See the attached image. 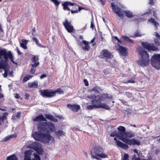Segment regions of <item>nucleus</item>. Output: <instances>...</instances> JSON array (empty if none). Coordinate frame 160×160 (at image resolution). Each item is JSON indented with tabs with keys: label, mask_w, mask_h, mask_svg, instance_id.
Wrapping results in <instances>:
<instances>
[{
	"label": "nucleus",
	"mask_w": 160,
	"mask_h": 160,
	"mask_svg": "<svg viewBox=\"0 0 160 160\" xmlns=\"http://www.w3.org/2000/svg\"><path fill=\"white\" fill-rule=\"evenodd\" d=\"M103 149L101 147H95L94 148L93 152H91L92 158L98 160H100L101 159L97 156L102 158H108L107 155L103 153Z\"/></svg>",
	"instance_id": "obj_4"
},
{
	"label": "nucleus",
	"mask_w": 160,
	"mask_h": 160,
	"mask_svg": "<svg viewBox=\"0 0 160 160\" xmlns=\"http://www.w3.org/2000/svg\"><path fill=\"white\" fill-rule=\"evenodd\" d=\"M111 7L113 12L119 17L122 18L123 16V12L115 2L111 3Z\"/></svg>",
	"instance_id": "obj_7"
},
{
	"label": "nucleus",
	"mask_w": 160,
	"mask_h": 160,
	"mask_svg": "<svg viewBox=\"0 0 160 160\" xmlns=\"http://www.w3.org/2000/svg\"><path fill=\"white\" fill-rule=\"evenodd\" d=\"M91 103L92 104V105H88L87 106V108L89 110H91L94 108H96L95 106L97 105V102L95 99H92Z\"/></svg>",
	"instance_id": "obj_23"
},
{
	"label": "nucleus",
	"mask_w": 160,
	"mask_h": 160,
	"mask_svg": "<svg viewBox=\"0 0 160 160\" xmlns=\"http://www.w3.org/2000/svg\"><path fill=\"white\" fill-rule=\"evenodd\" d=\"M123 142L130 145H139L141 142L140 141L138 140L134 139L130 140L128 138H126Z\"/></svg>",
	"instance_id": "obj_15"
},
{
	"label": "nucleus",
	"mask_w": 160,
	"mask_h": 160,
	"mask_svg": "<svg viewBox=\"0 0 160 160\" xmlns=\"http://www.w3.org/2000/svg\"><path fill=\"white\" fill-rule=\"evenodd\" d=\"M32 68L30 70V72L32 73H34L36 71V67H32Z\"/></svg>",
	"instance_id": "obj_42"
},
{
	"label": "nucleus",
	"mask_w": 160,
	"mask_h": 160,
	"mask_svg": "<svg viewBox=\"0 0 160 160\" xmlns=\"http://www.w3.org/2000/svg\"><path fill=\"white\" fill-rule=\"evenodd\" d=\"M11 139L9 135L5 137L3 139V141L4 142H6L7 140H8Z\"/></svg>",
	"instance_id": "obj_45"
},
{
	"label": "nucleus",
	"mask_w": 160,
	"mask_h": 160,
	"mask_svg": "<svg viewBox=\"0 0 160 160\" xmlns=\"http://www.w3.org/2000/svg\"><path fill=\"white\" fill-rule=\"evenodd\" d=\"M134 135V133H132L130 132H126L125 133V137L127 138V137H132Z\"/></svg>",
	"instance_id": "obj_34"
},
{
	"label": "nucleus",
	"mask_w": 160,
	"mask_h": 160,
	"mask_svg": "<svg viewBox=\"0 0 160 160\" xmlns=\"http://www.w3.org/2000/svg\"><path fill=\"white\" fill-rule=\"evenodd\" d=\"M118 130V138L122 141L124 142L127 138L125 137V128L124 127L122 126H120L117 128Z\"/></svg>",
	"instance_id": "obj_9"
},
{
	"label": "nucleus",
	"mask_w": 160,
	"mask_h": 160,
	"mask_svg": "<svg viewBox=\"0 0 160 160\" xmlns=\"http://www.w3.org/2000/svg\"><path fill=\"white\" fill-rule=\"evenodd\" d=\"M47 77V75L45 74H43L41 75L40 77L41 79H42L43 78H46Z\"/></svg>",
	"instance_id": "obj_48"
},
{
	"label": "nucleus",
	"mask_w": 160,
	"mask_h": 160,
	"mask_svg": "<svg viewBox=\"0 0 160 160\" xmlns=\"http://www.w3.org/2000/svg\"><path fill=\"white\" fill-rule=\"evenodd\" d=\"M19 97H20L19 96V95H18V94H16V96H15V97L16 98H19Z\"/></svg>",
	"instance_id": "obj_60"
},
{
	"label": "nucleus",
	"mask_w": 160,
	"mask_h": 160,
	"mask_svg": "<svg viewBox=\"0 0 160 160\" xmlns=\"http://www.w3.org/2000/svg\"><path fill=\"white\" fill-rule=\"evenodd\" d=\"M3 96V95L2 94H0V98H2Z\"/></svg>",
	"instance_id": "obj_64"
},
{
	"label": "nucleus",
	"mask_w": 160,
	"mask_h": 160,
	"mask_svg": "<svg viewBox=\"0 0 160 160\" xmlns=\"http://www.w3.org/2000/svg\"><path fill=\"white\" fill-rule=\"evenodd\" d=\"M82 43L85 45V47H82L83 49L85 50L88 51L90 48V47L89 46V42L86 40H83Z\"/></svg>",
	"instance_id": "obj_25"
},
{
	"label": "nucleus",
	"mask_w": 160,
	"mask_h": 160,
	"mask_svg": "<svg viewBox=\"0 0 160 160\" xmlns=\"http://www.w3.org/2000/svg\"><path fill=\"white\" fill-rule=\"evenodd\" d=\"M102 4H104L105 1L104 0H99Z\"/></svg>",
	"instance_id": "obj_58"
},
{
	"label": "nucleus",
	"mask_w": 160,
	"mask_h": 160,
	"mask_svg": "<svg viewBox=\"0 0 160 160\" xmlns=\"http://www.w3.org/2000/svg\"><path fill=\"white\" fill-rule=\"evenodd\" d=\"M149 4H152L153 3V0H149Z\"/></svg>",
	"instance_id": "obj_59"
},
{
	"label": "nucleus",
	"mask_w": 160,
	"mask_h": 160,
	"mask_svg": "<svg viewBox=\"0 0 160 160\" xmlns=\"http://www.w3.org/2000/svg\"><path fill=\"white\" fill-rule=\"evenodd\" d=\"M33 120L34 122L47 121V120L42 115H40L37 116L35 118L33 119Z\"/></svg>",
	"instance_id": "obj_22"
},
{
	"label": "nucleus",
	"mask_w": 160,
	"mask_h": 160,
	"mask_svg": "<svg viewBox=\"0 0 160 160\" xmlns=\"http://www.w3.org/2000/svg\"><path fill=\"white\" fill-rule=\"evenodd\" d=\"M101 91V90L99 87L96 86L92 88L90 91L92 92H94L97 93H100Z\"/></svg>",
	"instance_id": "obj_28"
},
{
	"label": "nucleus",
	"mask_w": 160,
	"mask_h": 160,
	"mask_svg": "<svg viewBox=\"0 0 160 160\" xmlns=\"http://www.w3.org/2000/svg\"><path fill=\"white\" fill-rule=\"evenodd\" d=\"M142 47L148 51H156L157 49V48L155 46L153 43H150L147 42H142Z\"/></svg>",
	"instance_id": "obj_11"
},
{
	"label": "nucleus",
	"mask_w": 160,
	"mask_h": 160,
	"mask_svg": "<svg viewBox=\"0 0 160 160\" xmlns=\"http://www.w3.org/2000/svg\"><path fill=\"white\" fill-rule=\"evenodd\" d=\"M78 10H71V12L72 13H77L78 12Z\"/></svg>",
	"instance_id": "obj_52"
},
{
	"label": "nucleus",
	"mask_w": 160,
	"mask_h": 160,
	"mask_svg": "<svg viewBox=\"0 0 160 160\" xmlns=\"http://www.w3.org/2000/svg\"><path fill=\"white\" fill-rule=\"evenodd\" d=\"M122 39L125 40L126 41H128L131 42H133V41L131 39H130L128 37L123 36H122Z\"/></svg>",
	"instance_id": "obj_37"
},
{
	"label": "nucleus",
	"mask_w": 160,
	"mask_h": 160,
	"mask_svg": "<svg viewBox=\"0 0 160 160\" xmlns=\"http://www.w3.org/2000/svg\"><path fill=\"white\" fill-rule=\"evenodd\" d=\"M63 24L68 32H72L74 30L73 27L72 25L71 22L68 21L67 19L65 20V22L63 23Z\"/></svg>",
	"instance_id": "obj_14"
},
{
	"label": "nucleus",
	"mask_w": 160,
	"mask_h": 160,
	"mask_svg": "<svg viewBox=\"0 0 160 160\" xmlns=\"http://www.w3.org/2000/svg\"><path fill=\"white\" fill-rule=\"evenodd\" d=\"M128 155L127 154H125L124 155V157L122 158V160H128Z\"/></svg>",
	"instance_id": "obj_44"
},
{
	"label": "nucleus",
	"mask_w": 160,
	"mask_h": 160,
	"mask_svg": "<svg viewBox=\"0 0 160 160\" xmlns=\"http://www.w3.org/2000/svg\"><path fill=\"white\" fill-rule=\"evenodd\" d=\"M112 96L111 95L109 96L107 94H103L100 95H90L86 97L90 99H95L97 102H100L101 101H104L108 99H111Z\"/></svg>",
	"instance_id": "obj_5"
},
{
	"label": "nucleus",
	"mask_w": 160,
	"mask_h": 160,
	"mask_svg": "<svg viewBox=\"0 0 160 160\" xmlns=\"http://www.w3.org/2000/svg\"><path fill=\"white\" fill-rule=\"evenodd\" d=\"M7 160H18V158L16 155L13 154L8 157L7 158Z\"/></svg>",
	"instance_id": "obj_32"
},
{
	"label": "nucleus",
	"mask_w": 160,
	"mask_h": 160,
	"mask_svg": "<svg viewBox=\"0 0 160 160\" xmlns=\"http://www.w3.org/2000/svg\"><path fill=\"white\" fill-rule=\"evenodd\" d=\"M66 2H67V4H68V5L73 6L74 4L73 3H72L71 2H70L66 1Z\"/></svg>",
	"instance_id": "obj_49"
},
{
	"label": "nucleus",
	"mask_w": 160,
	"mask_h": 160,
	"mask_svg": "<svg viewBox=\"0 0 160 160\" xmlns=\"http://www.w3.org/2000/svg\"><path fill=\"white\" fill-rule=\"evenodd\" d=\"M28 41V40L22 39L21 40V42L20 44V47L24 49H27V45Z\"/></svg>",
	"instance_id": "obj_21"
},
{
	"label": "nucleus",
	"mask_w": 160,
	"mask_h": 160,
	"mask_svg": "<svg viewBox=\"0 0 160 160\" xmlns=\"http://www.w3.org/2000/svg\"><path fill=\"white\" fill-rule=\"evenodd\" d=\"M32 77V76L28 75H26L24 78L23 79L24 82H26L29 79L31 78Z\"/></svg>",
	"instance_id": "obj_38"
},
{
	"label": "nucleus",
	"mask_w": 160,
	"mask_h": 160,
	"mask_svg": "<svg viewBox=\"0 0 160 160\" xmlns=\"http://www.w3.org/2000/svg\"><path fill=\"white\" fill-rule=\"evenodd\" d=\"M130 126H132L134 127H136V125H135V124H134V125H130Z\"/></svg>",
	"instance_id": "obj_63"
},
{
	"label": "nucleus",
	"mask_w": 160,
	"mask_h": 160,
	"mask_svg": "<svg viewBox=\"0 0 160 160\" xmlns=\"http://www.w3.org/2000/svg\"><path fill=\"white\" fill-rule=\"evenodd\" d=\"M95 40V38H94L91 41V42H89V43H93Z\"/></svg>",
	"instance_id": "obj_57"
},
{
	"label": "nucleus",
	"mask_w": 160,
	"mask_h": 160,
	"mask_svg": "<svg viewBox=\"0 0 160 160\" xmlns=\"http://www.w3.org/2000/svg\"><path fill=\"white\" fill-rule=\"evenodd\" d=\"M31 65L32 67H38L39 64L38 58L37 56L33 55L31 58Z\"/></svg>",
	"instance_id": "obj_16"
},
{
	"label": "nucleus",
	"mask_w": 160,
	"mask_h": 160,
	"mask_svg": "<svg viewBox=\"0 0 160 160\" xmlns=\"http://www.w3.org/2000/svg\"><path fill=\"white\" fill-rule=\"evenodd\" d=\"M114 139L116 141L117 145L119 147L124 149H127L128 148V146L127 145L123 143L119 140H118L116 138H114Z\"/></svg>",
	"instance_id": "obj_17"
},
{
	"label": "nucleus",
	"mask_w": 160,
	"mask_h": 160,
	"mask_svg": "<svg viewBox=\"0 0 160 160\" xmlns=\"http://www.w3.org/2000/svg\"><path fill=\"white\" fill-rule=\"evenodd\" d=\"M154 35L156 37H158V38H160V36L159 34L157 32H155L154 34Z\"/></svg>",
	"instance_id": "obj_51"
},
{
	"label": "nucleus",
	"mask_w": 160,
	"mask_h": 160,
	"mask_svg": "<svg viewBox=\"0 0 160 160\" xmlns=\"http://www.w3.org/2000/svg\"><path fill=\"white\" fill-rule=\"evenodd\" d=\"M118 132H112L110 134V136L111 137L116 136L118 138Z\"/></svg>",
	"instance_id": "obj_41"
},
{
	"label": "nucleus",
	"mask_w": 160,
	"mask_h": 160,
	"mask_svg": "<svg viewBox=\"0 0 160 160\" xmlns=\"http://www.w3.org/2000/svg\"><path fill=\"white\" fill-rule=\"evenodd\" d=\"M29 147L35 150L38 154H42V145L38 142H32L30 145Z\"/></svg>",
	"instance_id": "obj_8"
},
{
	"label": "nucleus",
	"mask_w": 160,
	"mask_h": 160,
	"mask_svg": "<svg viewBox=\"0 0 160 160\" xmlns=\"http://www.w3.org/2000/svg\"><path fill=\"white\" fill-rule=\"evenodd\" d=\"M124 12L125 13L126 16L127 17L131 18L133 17L132 12L129 11L125 10L124 11Z\"/></svg>",
	"instance_id": "obj_29"
},
{
	"label": "nucleus",
	"mask_w": 160,
	"mask_h": 160,
	"mask_svg": "<svg viewBox=\"0 0 160 160\" xmlns=\"http://www.w3.org/2000/svg\"><path fill=\"white\" fill-rule=\"evenodd\" d=\"M134 78H131V79L128 80L126 81H124L122 82L124 83H134Z\"/></svg>",
	"instance_id": "obj_39"
},
{
	"label": "nucleus",
	"mask_w": 160,
	"mask_h": 160,
	"mask_svg": "<svg viewBox=\"0 0 160 160\" xmlns=\"http://www.w3.org/2000/svg\"><path fill=\"white\" fill-rule=\"evenodd\" d=\"M55 133L57 136H63L65 135V133L64 132L62 131L59 130L58 131H56Z\"/></svg>",
	"instance_id": "obj_30"
},
{
	"label": "nucleus",
	"mask_w": 160,
	"mask_h": 160,
	"mask_svg": "<svg viewBox=\"0 0 160 160\" xmlns=\"http://www.w3.org/2000/svg\"><path fill=\"white\" fill-rule=\"evenodd\" d=\"M148 21L150 22L152 25H153L155 27V29H157V27L159 26L158 23L156 21H155L154 19L152 18H151L150 19L148 20Z\"/></svg>",
	"instance_id": "obj_24"
},
{
	"label": "nucleus",
	"mask_w": 160,
	"mask_h": 160,
	"mask_svg": "<svg viewBox=\"0 0 160 160\" xmlns=\"http://www.w3.org/2000/svg\"><path fill=\"white\" fill-rule=\"evenodd\" d=\"M151 64L152 66L157 70L160 69V54H155L151 57Z\"/></svg>",
	"instance_id": "obj_6"
},
{
	"label": "nucleus",
	"mask_w": 160,
	"mask_h": 160,
	"mask_svg": "<svg viewBox=\"0 0 160 160\" xmlns=\"http://www.w3.org/2000/svg\"><path fill=\"white\" fill-rule=\"evenodd\" d=\"M155 43L156 44L159 46L160 45V42L157 39H155L154 40Z\"/></svg>",
	"instance_id": "obj_47"
},
{
	"label": "nucleus",
	"mask_w": 160,
	"mask_h": 160,
	"mask_svg": "<svg viewBox=\"0 0 160 160\" xmlns=\"http://www.w3.org/2000/svg\"><path fill=\"white\" fill-rule=\"evenodd\" d=\"M11 138H14L16 137V136L15 135L12 134L9 135Z\"/></svg>",
	"instance_id": "obj_54"
},
{
	"label": "nucleus",
	"mask_w": 160,
	"mask_h": 160,
	"mask_svg": "<svg viewBox=\"0 0 160 160\" xmlns=\"http://www.w3.org/2000/svg\"><path fill=\"white\" fill-rule=\"evenodd\" d=\"M48 129L51 132L54 131V124L51 122H41L38 125V131L33 133L32 135L36 140L45 143H53L54 138L48 133Z\"/></svg>",
	"instance_id": "obj_1"
},
{
	"label": "nucleus",
	"mask_w": 160,
	"mask_h": 160,
	"mask_svg": "<svg viewBox=\"0 0 160 160\" xmlns=\"http://www.w3.org/2000/svg\"><path fill=\"white\" fill-rule=\"evenodd\" d=\"M116 48L120 52L122 55L125 56L127 54V52L126 48L123 47H121L119 44H118V46H116Z\"/></svg>",
	"instance_id": "obj_18"
},
{
	"label": "nucleus",
	"mask_w": 160,
	"mask_h": 160,
	"mask_svg": "<svg viewBox=\"0 0 160 160\" xmlns=\"http://www.w3.org/2000/svg\"><path fill=\"white\" fill-rule=\"evenodd\" d=\"M126 95L129 98H131L132 96V94L129 92H126L125 93Z\"/></svg>",
	"instance_id": "obj_43"
},
{
	"label": "nucleus",
	"mask_w": 160,
	"mask_h": 160,
	"mask_svg": "<svg viewBox=\"0 0 160 160\" xmlns=\"http://www.w3.org/2000/svg\"><path fill=\"white\" fill-rule=\"evenodd\" d=\"M40 92L41 95L44 97L50 98L55 96L54 91H49L48 90H41Z\"/></svg>",
	"instance_id": "obj_12"
},
{
	"label": "nucleus",
	"mask_w": 160,
	"mask_h": 160,
	"mask_svg": "<svg viewBox=\"0 0 160 160\" xmlns=\"http://www.w3.org/2000/svg\"><path fill=\"white\" fill-rule=\"evenodd\" d=\"M112 56L111 52L107 49L102 51L100 55V58L105 59L111 58Z\"/></svg>",
	"instance_id": "obj_13"
},
{
	"label": "nucleus",
	"mask_w": 160,
	"mask_h": 160,
	"mask_svg": "<svg viewBox=\"0 0 160 160\" xmlns=\"http://www.w3.org/2000/svg\"><path fill=\"white\" fill-rule=\"evenodd\" d=\"M62 6L63 7V9L64 10H70V8L68 7V5L67 4V2H64L62 4Z\"/></svg>",
	"instance_id": "obj_33"
},
{
	"label": "nucleus",
	"mask_w": 160,
	"mask_h": 160,
	"mask_svg": "<svg viewBox=\"0 0 160 160\" xmlns=\"http://www.w3.org/2000/svg\"><path fill=\"white\" fill-rule=\"evenodd\" d=\"M113 38L117 40L118 42L121 43V41L118 39L117 36H114L113 37Z\"/></svg>",
	"instance_id": "obj_53"
},
{
	"label": "nucleus",
	"mask_w": 160,
	"mask_h": 160,
	"mask_svg": "<svg viewBox=\"0 0 160 160\" xmlns=\"http://www.w3.org/2000/svg\"><path fill=\"white\" fill-rule=\"evenodd\" d=\"M139 54L140 57L137 61L139 65L143 67L148 66L150 63V61L149 56L147 51L141 50L139 52Z\"/></svg>",
	"instance_id": "obj_3"
},
{
	"label": "nucleus",
	"mask_w": 160,
	"mask_h": 160,
	"mask_svg": "<svg viewBox=\"0 0 160 160\" xmlns=\"http://www.w3.org/2000/svg\"><path fill=\"white\" fill-rule=\"evenodd\" d=\"M79 37H80V39H83V37L82 35H80Z\"/></svg>",
	"instance_id": "obj_62"
},
{
	"label": "nucleus",
	"mask_w": 160,
	"mask_h": 160,
	"mask_svg": "<svg viewBox=\"0 0 160 160\" xmlns=\"http://www.w3.org/2000/svg\"><path fill=\"white\" fill-rule=\"evenodd\" d=\"M8 58L13 63L17 64L14 62L12 55L10 51L7 52L6 49L0 48V69H4V73L3 74V76L4 78L7 77L8 75L10 77L13 76L12 71L9 70L7 63Z\"/></svg>",
	"instance_id": "obj_2"
},
{
	"label": "nucleus",
	"mask_w": 160,
	"mask_h": 160,
	"mask_svg": "<svg viewBox=\"0 0 160 160\" xmlns=\"http://www.w3.org/2000/svg\"><path fill=\"white\" fill-rule=\"evenodd\" d=\"M46 118L50 120L55 122H57L58 121L57 119H55L53 116L49 114H45V115Z\"/></svg>",
	"instance_id": "obj_26"
},
{
	"label": "nucleus",
	"mask_w": 160,
	"mask_h": 160,
	"mask_svg": "<svg viewBox=\"0 0 160 160\" xmlns=\"http://www.w3.org/2000/svg\"><path fill=\"white\" fill-rule=\"evenodd\" d=\"M134 36H135V37H138L141 36V35L139 33V32L138 31H137L135 32V33Z\"/></svg>",
	"instance_id": "obj_46"
},
{
	"label": "nucleus",
	"mask_w": 160,
	"mask_h": 160,
	"mask_svg": "<svg viewBox=\"0 0 160 160\" xmlns=\"http://www.w3.org/2000/svg\"><path fill=\"white\" fill-rule=\"evenodd\" d=\"M56 5V6H58L60 3V2L58 0H50Z\"/></svg>",
	"instance_id": "obj_40"
},
{
	"label": "nucleus",
	"mask_w": 160,
	"mask_h": 160,
	"mask_svg": "<svg viewBox=\"0 0 160 160\" xmlns=\"http://www.w3.org/2000/svg\"><path fill=\"white\" fill-rule=\"evenodd\" d=\"M84 153L85 154V155H86V157H88V153H87V152H84Z\"/></svg>",
	"instance_id": "obj_61"
},
{
	"label": "nucleus",
	"mask_w": 160,
	"mask_h": 160,
	"mask_svg": "<svg viewBox=\"0 0 160 160\" xmlns=\"http://www.w3.org/2000/svg\"><path fill=\"white\" fill-rule=\"evenodd\" d=\"M133 151L135 153V154H134V155L132 156V160H134L135 158H139V154L138 153V150L135 149L133 150Z\"/></svg>",
	"instance_id": "obj_31"
},
{
	"label": "nucleus",
	"mask_w": 160,
	"mask_h": 160,
	"mask_svg": "<svg viewBox=\"0 0 160 160\" xmlns=\"http://www.w3.org/2000/svg\"><path fill=\"white\" fill-rule=\"evenodd\" d=\"M20 114H21L20 112H18L17 113L16 116L17 118H19L20 117Z\"/></svg>",
	"instance_id": "obj_56"
},
{
	"label": "nucleus",
	"mask_w": 160,
	"mask_h": 160,
	"mask_svg": "<svg viewBox=\"0 0 160 160\" xmlns=\"http://www.w3.org/2000/svg\"><path fill=\"white\" fill-rule=\"evenodd\" d=\"M95 106L96 108H102L107 110H109L110 109V108L106 103H102L101 102H97V105Z\"/></svg>",
	"instance_id": "obj_19"
},
{
	"label": "nucleus",
	"mask_w": 160,
	"mask_h": 160,
	"mask_svg": "<svg viewBox=\"0 0 160 160\" xmlns=\"http://www.w3.org/2000/svg\"><path fill=\"white\" fill-rule=\"evenodd\" d=\"M32 39L35 41L37 45L38 46H39V47H41V48H45L46 47L45 46H43L41 44L39 43V41L38 40H37L36 38H32Z\"/></svg>",
	"instance_id": "obj_35"
},
{
	"label": "nucleus",
	"mask_w": 160,
	"mask_h": 160,
	"mask_svg": "<svg viewBox=\"0 0 160 160\" xmlns=\"http://www.w3.org/2000/svg\"><path fill=\"white\" fill-rule=\"evenodd\" d=\"M54 91L55 92V96L56 93H57L59 94H63V91L60 88L57 89L56 90Z\"/></svg>",
	"instance_id": "obj_36"
},
{
	"label": "nucleus",
	"mask_w": 160,
	"mask_h": 160,
	"mask_svg": "<svg viewBox=\"0 0 160 160\" xmlns=\"http://www.w3.org/2000/svg\"><path fill=\"white\" fill-rule=\"evenodd\" d=\"M67 107L74 112H77L80 109V106L78 105L68 104Z\"/></svg>",
	"instance_id": "obj_20"
},
{
	"label": "nucleus",
	"mask_w": 160,
	"mask_h": 160,
	"mask_svg": "<svg viewBox=\"0 0 160 160\" xmlns=\"http://www.w3.org/2000/svg\"><path fill=\"white\" fill-rule=\"evenodd\" d=\"M17 52L18 55H22V53L21 52L20 50H19L18 48H17Z\"/></svg>",
	"instance_id": "obj_55"
},
{
	"label": "nucleus",
	"mask_w": 160,
	"mask_h": 160,
	"mask_svg": "<svg viewBox=\"0 0 160 160\" xmlns=\"http://www.w3.org/2000/svg\"><path fill=\"white\" fill-rule=\"evenodd\" d=\"M31 150H28L25 152L24 160H40L38 155L34 154V158L31 159L30 155L32 154Z\"/></svg>",
	"instance_id": "obj_10"
},
{
	"label": "nucleus",
	"mask_w": 160,
	"mask_h": 160,
	"mask_svg": "<svg viewBox=\"0 0 160 160\" xmlns=\"http://www.w3.org/2000/svg\"><path fill=\"white\" fill-rule=\"evenodd\" d=\"M28 87L31 88H36L38 87V82L37 81L29 83L28 84Z\"/></svg>",
	"instance_id": "obj_27"
},
{
	"label": "nucleus",
	"mask_w": 160,
	"mask_h": 160,
	"mask_svg": "<svg viewBox=\"0 0 160 160\" xmlns=\"http://www.w3.org/2000/svg\"><path fill=\"white\" fill-rule=\"evenodd\" d=\"M94 27V24H93V20H92L91 21V24L90 27H91V28L92 29H93V28Z\"/></svg>",
	"instance_id": "obj_50"
}]
</instances>
